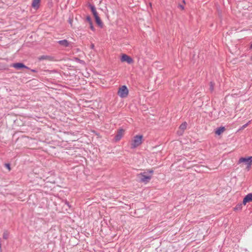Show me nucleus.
<instances>
[{
    "instance_id": "f257e3e1",
    "label": "nucleus",
    "mask_w": 252,
    "mask_h": 252,
    "mask_svg": "<svg viewBox=\"0 0 252 252\" xmlns=\"http://www.w3.org/2000/svg\"><path fill=\"white\" fill-rule=\"evenodd\" d=\"M143 141L142 135H136L132 138L131 141V148L134 149L141 145Z\"/></svg>"
},
{
    "instance_id": "f03ea898",
    "label": "nucleus",
    "mask_w": 252,
    "mask_h": 252,
    "mask_svg": "<svg viewBox=\"0 0 252 252\" xmlns=\"http://www.w3.org/2000/svg\"><path fill=\"white\" fill-rule=\"evenodd\" d=\"M138 178L140 180V182L147 184L152 179V175H149L148 172H144L137 175Z\"/></svg>"
},
{
    "instance_id": "7ed1b4c3",
    "label": "nucleus",
    "mask_w": 252,
    "mask_h": 252,
    "mask_svg": "<svg viewBox=\"0 0 252 252\" xmlns=\"http://www.w3.org/2000/svg\"><path fill=\"white\" fill-rule=\"evenodd\" d=\"M245 163L247 166V168L249 170L251 167L252 164V156L248 158H240L238 160V163Z\"/></svg>"
},
{
    "instance_id": "20e7f679",
    "label": "nucleus",
    "mask_w": 252,
    "mask_h": 252,
    "mask_svg": "<svg viewBox=\"0 0 252 252\" xmlns=\"http://www.w3.org/2000/svg\"><path fill=\"white\" fill-rule=\"evenodd\" d=\"M128 94V90L126 86L121 87L118 91V94L122 98L126 97Z\"/></svg>"
},
{
    "instance_id": "39448f33",
    "label": "nucleus",
    "mask_w": 252,
    "mask_h": 252,
    "mask_svg": "<svg viewBox=\"0 0 252 252\" xmlns=\"http://www.w3.org/2000/svg\"><path fill=\"white\" fill-rule=\"evenodd\" d=\"M121 61L122 62H126L129 64L132 63H133V60L129 56L126 54H123Z\"/></svg>"
},
{
    "instance_id": "423d86ee",
    "label": "nucleus",
    "mask_w": 252,
    "mask_h": 252,
    "mask_svg": "<svg viewBox=\"0 0 252 252\" xmlns=\"http://www.w3.org/2000/svg\"><path fill=\"white\" fill-rule=\"evenodd\" d=\"M187 123L186 122L182 123L179 127V130L177 132L178 134L180 135H182L184 130L187 128Z\"/></svg>"
},
{
    "instance_id": "0eeeda50",
    "label": "nucleus",
    "mask_w": 252,
    "mask_h": 252,
    "mask_svg": "<svg viewBox=\"0 0 252 252\" xmlns=\"http://www.w3.org/2000/svg\"><path fill=\"white\" fill-rule=\"evenodd\" d=\"M252 201V193L248 194L243 199V204L245 205L247 203Z\"/></svg>"
},
{
    "instance_id": "6e6552de",
    "label": "nucleus",
    "mask_w": 252,
    "mask_h": 252,
    "mask_svg": "<svg viewBox=\"0 0 252 252\" xmlns=\"http://www.w3.org/2000/svg\"><path fill=\"white\" fill-rule=\"evenodd\" d=\"M41 0H33L32 3V6L35 10L39 8Z\"/></svg>"
},
{
    "instance_id": "1a4fd4ad",
    "label": "nucleus",
    "mask_w": 252,
    "mask_h": 252,
    "mask_svg": "<svg viewBox=\"0 0 252 252\" xmlns=\"http://www.w3.org/2000/svg\"><path fill=\"white\" fill-rule=\"evenodd\" d=\"M11 66H12L16 69H21L22 68H28V67L27 66H26V65H25L23 63H13L11 65Z\"/></svg>"
},
{
    "instance_id": "9d476101",
    "label": "nucleus",
    "mask_w": 252,
    "mask_h": 252,
    "mask_svg": "<svg viewBox=\"0 0 252 252\" xmlns=\"http://www.w3.org/2000/svg\"><path fill=\"white\" fill-rule=\"evenodd\" d=\"M124 133V130L123 129H120L115 136V139L116 141H119L123 137Z\"/></svg>"
},
{
    "instance_id": "9b49d317",
    "label": "nucleus",
    "mask_w": 252,
    "mask_h": 252,
    "mask_svg": "<svg viewBox=\"0 0 252 252\" xmlns=\"http://www.w3.org/2000/svg\"><path fill=\"white\" fill-rule=\"evenodd\" d=\"M58 42L60 45L63 47H67L69 45V42L66 39L60 40Z\"/></svg>"
},
{
    "instance_id": "f8f14e48",
    "label": "nucleus",
    "mask_w": 252,
    "mask_h": 252,
    "mask_svg": "<svg viewBox=\"0 0 252 252\" xmlns=\"http://www.w3.org/2000/svg\"><path fill=\"white\" fill-rule=\"evenodd\" d=\"M90 7L91 8V10L93 14V15L94 17H97L98 16V14L96 10L95 7L94 5H90Z\"/></svg>"
},
{
    "instance_id": "ddd939ff",
    "label": "nucleus",
    "mask_w": 252,
    "mask_h": 252,
    "mask_svg": "<svg viewBox=\"0 0 252 252\" xmlns=\"http://www.w3.org/2000/svg\"><path fill=\"white\" fill-rule=\"evenodd\" d=\"M224 127H220L218 128H217L215 131V133L217 135H220L221 134L223 131H224Z\"/></svg>"
},
{
    "instance_id": "4468645a",
    "label": "nucleus",
    "mask_w": 252,
    "mask_h": 252,
    "mask_svg": "<svg viewBox=\"0 0 252 252\" xmlns=\"http://www.w3.org/2000/svg\"><path fill=\"white\" fill-rule=\"evenodd\" d=\"M94 18L96 24L100 27H102L103 26V24L99 17L97 16V17H94Z\"/></svg>"
},
{
    "instance_id": "2eb2a0df",
    "label": "nucleus",
    "mask_w": 252,
    "mask_h": 252,
    "mask_svg": "<svg viewBox=\"0 0 252 252\" xmlns=\"http://www.w3.org/2000/svg\"><path fill=\"white\" fill-rule=\"evenodd\" d=\"M94 18L96 24L100 27H102L103 26V24L99 17L97 16V17H94Z\"/></svg>"
},
{
    "instance_id": "dca6fc26",
    "label": "nucleus",
    "mask_w": 252,
    "mask_h": 252,
    "mask_svg": "<svg viewBox=\"0 0 252 252\" xmlns=\"http://www.w3.org/2000/svg\"><path fill=\"white\" fill-rule=\"evenodd\" d=\"M242 208V204H239L237 205L234 208V210L237 211V210H241Z\"/></svg>"
},
{
    "instance_id": "f3484780",
    "label": "nucleus",
    "mask_w": 252,
    "mask_h": 252,
    "mask_svg": "<svg viewBox=\"0 0 252 252\" xmlns=\"http://www.w3.org/2000/svg\"><path fill=\"white\" fill-rule=\"evenodd\" d=\"M214 83L210 82V90L212 92L214 90Z\"/></svg>"
},
{
    "instance_id": "a211bd4d",
    "label": "nucleus",
    "mask_w": 252,
    "mask_h": 252,
    "mask_svg": "<svg viewBox=\"0 0 252 252\" xmlns=\"http://www.w3.org/2000/svg\"><path fill=\"white\" fill-rule=\"evenodd\" d=\"M3 238L4 239H7L8 238V234L4 233L3 235Z\"/></svg>"
},
{
    "instance_id": "6ab92c4d",
    "label": "nucleus",
    "mask_w": 252,
    "mask_h": 252,
    "mask_svg": "<svg viewBox=\"0 0 252 252\" xmlns=\"http://www.w3.org/2000/svg\"><path fill=\"white\" fill-rule=\"evenodd\" d=\"M250 122V121H249V122L248 123H247V124H245V125H243V126H242V127H241V129H243L245 128V127H246L248 126V124H249V123Z\"/></svg>"
},
{
    "instance_id": "aec40b11",
    "label": "nucleus",
    "mask_w": 252,
    "mask_h": 252,
    "mask_svg": "<svg viewBox=\"0 0 252 252\" xmlns=\"http://www.w3.org/2000/svg\"><path fill=\"white\" fill-rule=\"evenodd\" d=\"M90 24V28L93 31H94V27H93V24H92V23H89Z\"/></svg>"
},
{
    "instance_id": "412c9836",
    "label": "nucleus",
    "mask_w": 252,
    "mask_h": 252,
    "mask_svg": "<svg viewBox=\"0 0 252 252\" xmlns=\"http://www.w3.org/2000/svg\"><path fill=\"white\" fill-rule=\"evenodd\" d=\"M148 173H149V174H149V175H152V174H153V170H149L148 171Z\"/></svg>"
},
{
    "instance_id": "4be33fe9",
    "label": "nucleus",
    "mask_w": 252,
    "mask_h": 252,
    "mask_svg": "<svg viewBox=\"0 0 252 252\" xmlns=\"http://www.w3.org/2000/svg\"><path fill=\"white\" fill-rule=\"evenodd\" d=\"M87 20L89 22V23H92V20H91V19L90 17H87Z\"/></svg>"
},
{
    "instance_id": "5701e85b",
    "label": "nucleus",
    "mask_w": 252,
    "mask_h": 252,
    "mask_svg": "<svg viewBox=\"0 0 252 252\" xmlns=\"http://www.w3.org/2000/svg\"><path fill=\"white\" fill-rule=\"evenodd\" d=\"M5 166L8 168V169L10 171L11 170L10 166L9 164H6Z\"/></svg>"
},
{
    "instance_id": "b1692460",
    "label": "nucleus",
    "mask_w": 252,
    "mask_h": 252,
    "mask_svg": "<svg viewBox=\"0 0 252 252\" xmlns=\"http://www.w3.org/2000/svg\"><path fill=\"white\" fill-rule=\"evenodd\" d=\"M179 7L181 9V10H184L185 8H184V6L182 5H179Z\"/></svg>"
},
{
    "instance_id": "393cba45",
    "label": "nucleus",
    "mask_w": 252,
    "mask_h": 252,
    "mask_svg": "<svg viewBox=\"0 0 252 252\" xmlns=\"http://www.w3.org/2000/svg\"><path fill=\"white\" fill-rule=\"evenodd\" d=\"M91 48H92V49L94 48V45L93 44H92L91 45Z\"/></svg>"
},
{
    "instance_id": "a878e982",
    "label": "nucleus",
    "mask_w": 252,
    "mask_h": 252,
    "mask_svg": "<svg viewBox=\"0 0 252 252\" xmlns=\"http://www.w3.org/2000/svg\"><path fill=\"white\" fill-rule=\"evenodd\" d=\"M45 59V58H44V57H42L40 58V59Z\"/></svg>"
},
{
    "instance_id": "bb28decb",
    "label": "nucleus",
    "mask_w": 252,
    "mask_h": 252,
    "mask_svg": "<svg viewBox=\"0 0 252 252\" xmlns=\"http://www.w3.org/2000/svg\"><path fill=\"white\" fill-rule=\"evenodd\" d=\"M32 72H35V70H33V69L32 70Z\"/></svg>"
},
{
    "instance_id": "cd10ccee",
    "label": "nucleus",
    "mask_w": 252,
    "mask_h": 252,
    "mask_svg": "<svg viewBox=\"0 0 252 252\" xmlns=\"http://www.w3.org/2000/svg\"><path fill=\"white\" fill-rule=\"evenodd\" d=\"M66 204L67 205H68V202H66Z\"/></svg>"
},
{
    "instance_id": "c85d7f7f",
    "label": "nucleus",
    "mask_w": 252,
    "mask_h": 252,
    "mask_svg": "<svg viewBox=\"0 0 252 252\" xmlns=\"http://www.w3.org/2000/svg\"><path fill=\"white\" fill-rule=\"evenodd\" d=\"M251 60L252 61V56L251 57Z\"/></svg>"
},
{
    "instance_id": "c756f323",
    "label": "nucleus",
    "mask_w": 252,
    "mask_h": 252,
    "mask_svg": "<svg viewBox=\"0 0 252 252\" xmlns=\"http://www.w3.org/2000/svg\"><path fill=\"white\" fill-rule=\"evenodd\" d=\"M251 47L252 48V44L251 45Z\"/></svg>"
}]
</instances>
